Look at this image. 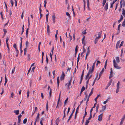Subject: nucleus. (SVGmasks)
Instances as JSON below:
<instances>
[{
    "label": "nucleus",
    "mask_w": 125,
    "mask_h": 125,
    "mask_svg": "<svg viewBox=\"0 0 125 125\" xmlns=\"http://www.w3.org/2000/svg\"><path fill=\"white\" fill-rule=\"evenodd\" d=\"M120 84V82L118 81L117 84V88H120L119 86Z\"/></svg>",
    "instance_id": "nucleus-29"
},
{
    "label": "nucleus",
    "mask_w": 125,
    "mask_h": 125,
    "mask_svg": "<svg viewBox=\"0 0 125 125\" xmlns=\"http://www.w3.org/2000/svg\"><path fill=\"white\" fill-rule=\"evenodd\" d=\"M99 96L100 97V94H99V95H97V96L94 99V100L96 101V103H97V99L98 98V97Z\"/></svg>",
    "instance_id": "nucleus-15"
},
{
    "label": "nucleus",
    "mask_w": 125,
    "mask_h": 125,
    "mask_svg": "<svg viewBox=\"0 0 125 125\" xmlns=\"http://www.w3.org/2000/svg\"><path fill=\"white\" fill-rule=\"evenodd\" d=\"M10 0V3H11V7H12L13 5V1L12 0Z\"/></svg>",
    "instance_id": "nucleus-50"
},
{
    "label": "nucleus",
    "mask_w": 125,
    "mask_h": 125,
    "mask_svg": "<svg viewBox=\"0 0 125 125\" xmlns=\"http://www.w3.org/2000/svg\"><path fill=\"white\" fill-rule=\"evenodd\" d=\"M116 59V62H117L119 63L120 62V60L119 59V57H115Z\"/></svg>",
    "instance_id": "nucleus-16"
},
{
    "label": "nucleus",
    "mask_w": 125,
    "mask_h": 125,
    "mask_svg": "<svg viewBox=\"0 0 125 125\" xmlns=\"http://www.w3.org/2000/svg\"><path fill=\"white\" fill-rule=\"evenodd\" d=\"M120 26H121V24H119L118 25V30L119 31H120Z\"/></svg>",
    "instance_id": "nucleus-47"
},
{
    "label": "nucleus",
    "mask_w": 125,
    "mask_h": 125,
    "mask_svg": "<svg viewBox=\"0 0 125 125\" xmlns=\"http://www.w3.org/2000/svg\"><path fill=\"white\" fill-rule=\"evenodd\" d=\"M106 0H103V3H102L103 6H104V5L105 4L106 2Z\"/></svg>",
    "instance_id": "nucleus-36"
},
{
    "label": "nucleus",
    "mask_w": 125,
    "mask_h": 125,
    "mask_svg": "<svg viewBox=\"0 0 125 125\" xmlns=\"http://www.w3.org/2000/svg\"><path fill=\"white\" fill-rule=\"evenodd\" d=\"M22 46H21V45H20V52H21V53H22L23 51L22 50Z\"/></svg>",
    "instance_id": "nucleus-51"
},
{
    "label": "nucleus",
    "mask_w": 125,
    "mask_h": 125,
    "mask_svg": "<svg viewBox=\"0 0 125 125\" xmlns=\"http://www.w3.org/2000/svg\"><path fill=\"white\" fill-rule=\"evenodd\" d=\"M68 98H67L65 100L64 102V106H65L66 105V103H67L68 100Z\"/></svg>",
    "instance_id": "nucleus-31"
},
{
    "label": "nucleus",
    "mask_w": 125,
    "mask_h": 125,
    "mask_svg": "<svg viewBox=\"0 0 125 125\" xmlns=\"http://www.w3.org/2000/svg\"><path fill=\"white\" fill-rule=\"evenodd\" d=\"M113 64L114 67L117 69H119L121 68V67L118 66V65L116 62L115 60V59H114L113 60Z\"/></svg>",
    "instance_id": "nucleus-3"
},
{
    "label": "nucleus",
    "mask_w": 125,
    "mask_h": 125,
    "mask_svg": "<svg viewBox=\"0 0 125 125\" xmlns=\"http://www.w3.org/2000/svg\"><path fill=\"white\" fill-rule=\"evenodd\" d=\"M5 83L4 84V85L5 86V85H6V83H7V81H8L7 79L6 78V76H5Z\"/></svg>",
    "instance_id": "nucleus-19"
},
{
    "label": "nucleus",
    "mask_w": 125,
    "mask_h": 125,
    "mask_svg": "<svg viewBox=\"0 0 125 125\" xmlns=\"http://www.w3.org/2000/svg\"><path fill=\"white\" fill-rule=\"evenodd\" d=\"M54 49V47H53L52 48L51 50V52L52 54L53 53V51Z\"/></svg>",
    "instance_id": "nucleus-61"
},
{
    "label": "nucleus",
    "mask_w": 125,
    "mask_h": 125,
    "mask_svg": "<svg viewBox=\"0 0 125 125\" xmlns=\"http://www.w3.org/2000/svg\"><path fill=\"white\" fill-rule=\"evenodd\" d=\"M27 119H26V118L25 119L23 120V123L24 124H25L27 122Z\"/></svg>",
    "instance_id": "nucleus-37"
},
{
    "label": "nucleus",
    "mask_w": 125,
    "mask_h": 125,
    "mask_svg": "<svg viewBox=\"0 0 125 125\" xmlns=\"http://www.w3.org/2000/svg\"><path fill=\"white\" fill-rule=\"evenodd\" d=\"M99 105H97L96 107V112H97L98 111V109L99 108Z\"/></svg>",
    "instance_id": "nucleus-44"
},
{
    "label": "nucleus",
    "mask_w": 125,
    "mask_h": 125,
    "mask_svg": "<svg viewBox=\"0 0 125 125\" xmlns=\"http://www.w3.org/2000/svg\"><path fill=\"white\" fill-rule=\"evenodd\" d=\"M9 39L8 37H7L6 38V43H8V42L9 40Z\"/></svg>",
    "instance_id": "nucleus-58"
},
{
    "label": "nucleus",
    "mask_w": 125,
    "mask_h": 125,
    "mask_svg": "<svg viewBox=\"0 0 125 125\" xmlns=\"http://www.w3.org/2000/svg\"><path fill=\"white\" fill-rule=\"evenodd\" d=\"M58 34V30H57L56 32V33L55 34V39L56 40L57 39V35Z\"/></svg>",
    "instance_id": "nucleus-18"
},
{
    "label": "nucleus",
    "mask_w": 125,
    "mask_h": 125,
    "mask_svg": "<svg viewBox=\"0 0 125 125\" xmlns=\"http://www.w3.org/2000/svg\"><path fill=\"white\" fill-rule=\"evenodd\" d=\"M104 68H103L102 70L100 72L99 74L100 75H102L103 73L104 72Z\"/></svg>",
    "instance_id": "nucleus-23"
},
{
    "label": "nucleus",
    "mask_w": 125,
    "mask_h": 125,
    "mask_svg": "<svg viewBox=\"0 0 125 125\" xmlns=\"http://www.w3.org/2000/svg\"><path fill=\"white\" fill-rule=\"evenodd\" d=\"M89 0H87V6L88 9L89 10L90 9L89 7Z\"/></svg>",
    "instance_id": "nucleus-25"
},
{
    "label": "nucleus",
    "mask_w": 125,
    "mask_h": 125,
    "mask_svg": "<svg viewBox=\"0 0 125 125\" xmlns=\"http://www.w3.org/2000/svg\"><path fill=\"white\" fill-rule=\"evenodd\" d=\"M120 40L118 41L117 42L116 44V49H117L119 47V44L120 43Z\"/></svg>",
    "instance_id": "nucleus-9"
},
{
    "label": "nucleus",
    "mask_w": 125,
    "mask_h": 125,
    "mask_svg": "<svg viewBox=\"0 0 125 125\" xmlns=\"http://www.w3.org/2000/svg\"><path fill=\"white\" fill-rule=\"evenodd\" d=\"M103 114H101L98 116V120L99 121H101L102 120V116H103Z\"/></svg>",
    "instance_id": "nucleus-7"
},
{
    "label": "nucleus",
    "mask_w": 125,
    "mask_h": 125,
    "mask_svg": "<svg viewBox=\"0 0 125 125\" xmlns=\"http://www.w3.org/2000/svg\"><path fill=\"white\" fill-rule=\"evenodd\" d=\"M122 5L123 7H124L125 6V1L124 0L123 1H122Z\"/></svg>",
    "instance_id": "nucleus-34"
},
{
    "label": "nucleus",
    "mask_w": 125,
    "mask_h": 125,
    "mask_svg": "<svg viewBox=\"0 0 125 125\" xmlns=\"http://www.w3.org/2000/svg\"><path fill=\"white\" fill-rule=\"evenodd\" d=\"M89 120H86V121L85 122V124L88 125V124L89 123Z\"/></svg>",
    "instance_id": "nucleus-41"
},
{
    "label": "nucleus",
    "mask_w": 125,
    "mask_h": 125,
    "mask_svg": "<svg viewBox=\"0 0 125 125\" xmlns=\"http://www.w3.org/2000/svg\"><path fill=\"white\" fill-rule=\"evenodd\" d=\"M79 106L80 105L78 106L76 109L74 116V119H75L76 118L77 115L79 110Z\"/></svg>",
    "instance_id": "nucleus-6"
},
{
    "label": "nucleus",
    "mask_w": 125,
    "mask_h": 125,
    "mask_svg": "<svg viewBox=\"0 0 125 125\" xmlns=\"http://www.w3.org/2000/svg\"><path fill=\"white\" fill-rule=\"evenodd\" d=\"M77 47H78V46H77V45H76V46L75 48V51H76H76H78Z\"/></svg>",
    "instance_id": "nucleus-62"
},
{
    "label": "nucleus",
    "mask_w": 125,
    "mask_h": 125,
    "mask_svg": "<svg viewBox=\"0 0 125 125\" xmlns=\"http://www.w3.org/2000/svg\"><path fill=\"white\" fill-rule=\"evenodd\" d=\"M87 107H86L85 108V111L84 115L83 116V117H85V116H86V115H87V113L86 112V109Z\"/></svg>",
    "instance_id": "nucleus-33"
},
{
    "label": "nucleus",
    "mask_w": 125,
    "mask_h": 125,
    "mask_svg": "<svg viewBox=\"0 0 125 125\" xmlns=\"http://www.w3.org/2000/svg\"><path fill=\"white\" fill-rule=\"evenodd\" d=\"M85 89V88L84 86H83L82 88L81 91V93L83 92Z\"/></svg>",
    "instance_id": "nucleus-21"
},
{
    "label": "nucleus",
    "mask_w": 125,
    "mask_h": 125,
    "mask_svg": "<svg viewBox=\"0 0 125 125\" xmlns=\"http://www.w3.org/2000/svg\"><path fill=\"white\" fill-rule=\"evenodd\" d=\"M73 40L74 41L75 39V33H74L73 34Z\"/></svg>",
    "instance_id": "nucleus-40"
},
{
    "label": "nucleus",
    "mask_w": 125,
    "mask_h": 125,
    "mask_svg": "<svg viewBox=\"0 0 125 125\" xmlns=\"http://www.w3.org/2000/svg\"><path fill=\"white\" fill-rule=\"evenodd\" d=\"M102 34V31H101L99 32L98 34V36L96 37L94 42L95 44H96L98 40V39L101 37V34Z\"/></svg>",
    "instance_id": "nucleus-2"
},
{
    "label": "nucleus",
    "mask_w": 125,
    "mask_h": 125,
    "mask_svg": "<svg viewBox=\"0 0 125 125\" xmlns=\"http://www.w3.org/2000/svg\"><path fill=\"white\" fill-rule=\"evenodd\" d=\"M124 42L123 41H122L121 42V43L120 44V45L119 46V48H120L123 45L124 43Z\"/></svg>",
    "instance_id": "nucleus-35"
},
{
    "label": "nucleus",
    "mask_w": 125,
    "mask_h": 125,
    "mask_svg": "<svg viewBox=\"0 0 125 125\" xmlns=\"http://www.w3.org/2000/svg\"><path fill=\"white\" fill-rule=\"evenodd\" d=\"M47 33L48 35H49L50 33V29L47 30Z\"/></svg>",
    "instance_id": "nucleus-63"
},
{
    "label": "nucleus",
    "mask_w": 125,
    "mask_h": 125,
    "mask_svg": "<svg viewBox=\"0 0 125 125\" xmlns=\"http://www.w3.org/2000/svg\"><path fill=\"white\" fill-rule=\"evenodd\" d=\"M66 14V15L69 17V19L71 18V17L69 13L68 12H67Z\"/></svg>",
    "instance_id": "nucleus-22"
},
{
    "label": "nucleus",
    "mask_w": 125,
    "mask_h": 125,
    "mask_svg": "<svg viewBox=\"0 0 125 125\" xmlns=\"http://www.w3.org/2000/svg\"><path fill=\"white\" fill-rule=\"evenodd\" d=\"M119 88H117V89H116V93H117L119 92Z\"/></svg>",
    "instance_id": "nucleus-46"
},
{
    "label": "nucleus",
    "mask_w": 125,
    "mask_h": 125,
    "mask_svg": "<svg viewBox=\"0 0 125 125\" xmlns=\"http://www.w3.org/2000/svg\"><path fill=\"white\" fill-rule=\"evenodd\" d=\"M84 70H83V71L82 72V75L81 76V81H82L83 79V75H84Z\"/></svg>",
    "instance_id": "nucleus-13"
},
{
    "label": "nucleus",
    "mask_w": 125,
    "mask_h": 125,
    "mask_svg": "<svg viewBox=\"0 0 125 125\" xmlns=\"http://www.w3.org/2000/svg\"><path fill=\"white\" fill-rule=\"evenodd\" d=\"M64 76H65L64 74L63 73V72L62 74V75H61V76L60 77V78L61 80L62 81V80H64Z\"/></svg>",
    "instance_id": "nucleus-8"
},
{
    "label": "nucleus",
    "mask_w": 125,
    "mask_h": 125,
    "mask_svg": "<svg viewBox=\"0 0 125 125\" xmlns=\"http://www.w3.org/2000/svg\"><path fill=\"white\" fill-rule=\"evenodd\" d=\"M90 52L87 51V53H86V56H88V55H89V54L90 53Z\"/></svg>",
    "instance_id": "nucleus-57"
},
{
    "label": "nucleus",
    "mask_w": 125,
    "mask_h": 125,
    "mask_svg": "<svg viewBox=\"0 0 125 125\" xmlns=\"http://www.w3.org/2000/svg\"><path fill=\"white\" fill-rule=\"evenodd\" d=\"M69 36L70 37V42L72 39V36H71L70 35V34L69 35Z\"/></svg>",
    "instance_id": "nucleus-53"
},
{
    "label": "nucleus",
    "mask_w": 125,
    "mask_h": 125,
    "mask_svg": "<svg viewBox=\"0 0 125 125\" xmlns=\"http://www.w3.org/2000/svg\"><path fill=\"white\" fill-rule=\"evenodd\" d=\"M93 72H91L90 71H89L87 75H86L85 78V80L86 81V88L88 85V83L89 82V80L92 77V73Z\"/></svg>",
    "instance_id": "nucleus-1"
},
{
    "label": "nucleus",
    "mask_w": 125,
    "mask_h": 125,
    "mask_svg": "<svg viewBox=\"0 0 125 125\" xmlns=\"http://www.w3.org/2000/svg\"><path fill=\"white\" fill-rule=\"evenodd\" d=\"M122 14L124 16L125 15V10L124 9H123Z\"/></svg>",
    "instance_id": "nucleus-26"
},
{
    "label": "nucleus",
    "mask_w": 125,
    "mask_h": 125,
    "mask_svg": "<svg viewBox=\"0 0 125 125\" xmlns=\"http://www.w3.org/2000/svg\"><path fill=\"white\" fill-rule=\"evenodd\" d=\"M19 110H17L14 111L13 112L16 115H18L19 114Z\"/></svg>",
    "instance_id": "nucleus-12"
},
{
    "label": "nucleus",
    "mask_w": 125,
    "mask_h": 125,
    "mask_svg": "<svg viewBox=\"0 0 125 125\" xmlns=\"http://www.w3.org/2000/svg\"><path fill=\"white\" fill-rule=\"evenodd\" d=\"M57 87L58 88L59 84V77H58L57 78Z\"/></svg>",
    "instance_id": "nucleus-10"
},
{
    "label": "nucleus",
    "mask_w": 125,
    "mask_h": 125,
    "mask_svg": "<svg viewBox=\"0 0 125 125\" xmlns=\"http://www.w3.org/2000/svg\"><path fill=\"white\" fill-rule=\"evenodd\" d=\"M13 47L16 50V49H17L16 45V44H13Z\"/></svg>",
    "instance_id": "nucleus-43"
},
{
    "label": "nucleus",
    "mask_w": 125,
    "mask_h": 125,
    "mask_svg": "<svg viewBox=\"0 0 125 125\" xmlns=\"http://www.w3.org/2000/svg\"><path fill=\"white\" fill-rule=\"evenodd\" d=\"M16 53H17V55H16V57H17V56L19 54V51L17 49H16Z\"/></svg>",
    "instance_id": "nucleus-38"
},
{
    "label": "nucleus",
    "mask_w": 125,
    "mask_h": 125,
    "mask_svg": "<svg viewBox=\"0 0 125 125\" xmlns=\"http://www.w3.org/2000/svg\"><path fill=\"white\" fill-rule=\"evenodd\" d=\"M108 101V99H107L105 101H104L103 102V104H105Z\"/></svg>",
    "instance_id": "nucleus-52"
},
{
    "label": "nucleus",
    "mask_w": 125,
    "mask_h": 125,
    "mask_svg": "<svg viewBox=\"0 0 125 125\" xmlns=\"http://www.w3.org/2000/svg\"><path fill=\"white\" fill-rule=\"evenodd\" d=\"M122 26L123 27H125V19L122 24Z\"/></svg>",
    "instance_id": "nucleus-28"
},
{
    "label": "nucleus",
    "mask_w": 125,
    "mask_h": 125,
    "mask_svg": "<svg viewBox=\"0 0 125 125\" xmlns=\"http://www.w3.org/2000/svg\"><path fill=\"white\" fill-rule=\"evenodd\" d=\"M29 43L28 41H27L25 43V45L26 48L28 47L29 46Z\"/></svg>",
    "instance_id": "nucleus-27"
},
{
    "label": "nucleus",
    "mask_w": 125,
    "mask_h": 125,
    "mask_svg": "<svg viewBox=\"0 0 125 125\" xmlns=\"http://www.w3.org/2000/svg\"><path fill=\"white\" fill-rule=\"evenodd\" d=\"M95 62H94L92 66V68H91L89 70V71H91V72H93V71L95 65Z\"/></svg>",
    "instance_id": "nucleus-5"
},
{
    "label": "nucleus",
    "mask_w": 125,
    "mask_h": 125,
    "mask_svg": "<svg viewBox=\"0 0 125 125\" xmlns=\"http://www.w3.org/2000/svg\"><path fill=\"white\" fill-rule=\"evenodd\" d=\"M73 115H72V114H71V115H70V116L69 117V119H68L67 120V122H68L72 118V116H73Z\"/></svg>",
    "instance_id": "nucleus-24"
},
{
    "label": "nucleus",
    "mask_w": 125,
    "mask_h": 125,
    "mask_svg": "<svg viewBox=\"0 0 125 125\" xmlns=\"http://www.w3.org/2000/svg\"><path fill=\"white\" fill-rule=\"evenodd\" d=\"M41 96L42 97V99H43L44 98V96H43V93H41Z\"/></svg>",
    "instance_id": "nucleus-60"
},
{
    "label": "nucleus",
    "mask_w": 125,
    "mask_h": 125,
    "mask_svg": "<svg viewBox=\"0 0 125 125\" xmlns=\"http://www.w3.org/2000/svg\"><path fill=\"white\" fill-rule=\"evenodd\" d=\"M72 79V78H71L70 81L67 83H66L65 84V86H66L67 85V87L69 89V86L71 83Z\"/></svg>",
    "instance_id": "nucleus-4"
},
{
    "label": "nucleus",
    "mask_w": 125,
    "mask_h": 125,
    "mask_svg": "<svg viewBox=\"0 0 125 125\" xmlns=\"http://www.w3.org/2000/svg\"><path fill=\"white\" fill-rule=\"evenodd\" d=\"M106 108V106L105 105V106H103L102 107V108L103 109V110H104Z\"/></svg>",
    "instance_id": "nucleus-59"
},
{
    "label": "nucleus",
    "mask_w": 125,
    "mask_h": 125,
    "mask_svg": "<svg viewBox=\"0 0 125 125\" xmlns=\"http://www.w3.org/2000/svg\"><path fill=\"white\" fill-rule=\"evenodd\" d=\"M46 61L47 64H48V58L47 57V55H46Z\"/></svg>",
    "instance_id": "nucleus-30"
},
{
    "label": "nucleus",
    "mask_w": 125,
    "mask_h": 125,
    "mask_svg": "<svg viewBox=\"0 0 125 125\" xmlns=\"http://www.w3.org/2000/svg\"><path fill=\"white\" fill-rule=\"evenodd\" d=\"M29 30V28H28L26 30V35H28V30Z\"/></svg>",
    "instance_id": "nucleus-49"
},
{
    "label": "nucleus",
    "mask_w": 125,
    "mask_h": 125,
    "mask_svg": "<svg viewBox=\"0 0 125 125\" xmlns=\"http://www.w3.org/2000/svg\"><path fill=\"white\" fill-rule=\"evenodd\" d=\"M112 79H111L110 81L109 82V83H108L107 85L108 86H109L111 84L112 82Z\"/></svg>",
    "instance_id": "nucleus-17"
},
{
    "label": "nucleus",
    "mask_w": 125,
    "mask_h": 125,
    "mask_svg": "<svg viewBox=\"0 0 125 125\" xmlns=\"http://www.w3.org/2000/svg\"><path fill=\"white\" fill-rule=\"evenodd\" d=\"M21 40H20L21 41V43H20V45L21 46H22V38L21 37Z\"/></svg>",
    "instance_id": "nucleus-39"
},
{
    "label": "nucleus",
    "mask_w": 125,
    "mask_h": 125,
    "mask_svg": "<svg viewBox=\"0 0 125 125\" xmlns=\"http://www.w3.org/2000/svg\"><path fill=\"white\" fill-rule=\"evenodd\" d=\"M40 116V114L39 113H38V114L37 116V117H36L35 120H38Z\"/></svg>",
    "instance_id": "nucleus-14"
},
{
    "label": "nucleus",
    "mask_w": 125,
    "mask_h": 125,
    "mask_svg": "<svg viewBox=\"0 0 125 125\" xmlns=\"http://www.w3.org/2000/svg\"><path fill=\"white\" fill-rule=\"evenodd\" d=\"M92 117V114H90V117L88 118V120H90L91 118Z\"/></svg>",
    "instance_id": "nucleus-42"
},
{
    "label": "nucleus",
    "mask_w": 125,
    "mask_h": 125,
    "mask_svg": "<svg viewBox=\"0 0 125 125\" xmlns=\"http://www.w3.org/2000/svg\"><path fill=\"white\" fill-rule=\"evenodd\" d=\"M86 51V50L85 49H84V50H83V51L81 53V56H82L83 53L85 52Z\"/></svg>",
    "instance_id": "nucleus-45"
},
{
    "label": "nucleus",
    "mask_w": 125,
    "mask_h": 125,
    "mask_svg": "<svg viewBox=\"0 0 125 125\" xmlns=\"http://www.w3.org/2000/svg\"><path fill=\"white\" fill-rule=\"evenodd\" d=\"M3 30V31L4 32V33L5 34H6V33L7 32V30H6V29H4Z\"/></svg>",
    "instance_id": "nucleus-56"
},
{
    "label": "nucleus",
    "mask_w": 125,
    "mask_h": 125,
    "mask_svg": "<svg viewBox=\"0 0 125 125\" xmlns=\"http://www.w3.org/2000/svg\"><path fill=\"white\" fill-rule=\"evenodd\" d=\"M55 16L54 15H53L52 16V20H55Z\"/></svg>",
    "instance_id": "nucleus-48"
},
{
    "label": "nucleus",
    "mask_w": 125,
    "mask_h": 125,
    "mask_svg": "<svg viewBox=\"0 0 125 125\" xmlns=\"http://www.w3.org/2000/svg\"><path fill=\"white\" fill-rule=\"evenodd\" d=\"M99 63H100V62L99 61H97V63H96V66H97L98 65V64Z\"/></svg>",
    "instance_id": "nucleus-64"
},
{
    "label": "nucleus",
    "mask_w": 125,
    "mask_h": 125,
    "mask_svg": "<svg viewBox=\"0 0 125 125\" xmlns=\"http://www.w3.org/2000/svg\"><path fill=\"white\" fill-rule=\"evenodd\" d=\"M37 110H38V109H37V107H35V110L34 111V112H33V113L32 114V116L33 115H34V113L36 112L37 111Z\"/></svg>",
    "instance_id": "nucleus-20"
},
{
    "label": "nucleus",
    "mask_w": 125,
    "mask_h": 125,
    "mask_svg": "<svg viewBox=\"0 0 125 125\" xmlns=\"http://www.w3.org/2000/svg\"><path fill=\"white\" fill-rule=\"evenodd\" d=\"M108 3H106L104 7V9L106 11L108 9Z\"/></svg>",
    "instance_id": "nucleus-11"
},
{
    "label": "nucleus",
    "mask_w": 125,
    "mask_h": 125,
    "mask_svg": "<svg viewBox=\"0 0 125 125\" xmlns=\"http://www.w3.org/2000/svg\"><path fill=\"white\" fill-rule=\"evenodd\" d=\"M80 60V57L79 56V55H78V57H77V66L78 64V63L79 61Z\"/></svg>",
    "instance_id": "nucleus-32"
},
{
    "label": "nucleus",
    "mask_w": 125,
    "mask_h": 125,
    "mask_svg": "<svg viewBox=\"0 0 125 125\" xmlns=\"http://www.w3.org/2000/svg\"><path fill=\"white\" fill-rule=\"evenodd\" d=\"M70 107H68V111L67 113V115H68V113L70 111Z\"/></svg>",
    "instance_id": "nucleus-54"
},
{
    "label": "nucleus",
    "mask_w": 125,
    "mask_h": 125,
    "mask_svg": "<svg viewBox=\"0 0 125 125\" xmlns=\"http://www.w3.org/2000/svg\"><path fill=\"white\" fill-rule=\"evenodd\" d=\"M67 108H65L64 109V111H63V114L64 115H65V111L66 110V109Z\"/></svg>",
    "instance_id": "nucleus-55"
}]
</instances>
